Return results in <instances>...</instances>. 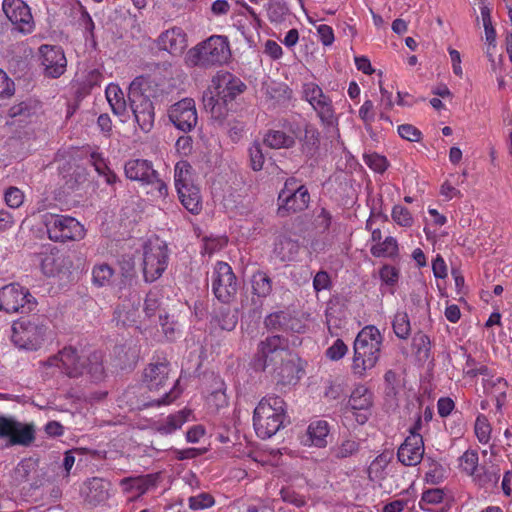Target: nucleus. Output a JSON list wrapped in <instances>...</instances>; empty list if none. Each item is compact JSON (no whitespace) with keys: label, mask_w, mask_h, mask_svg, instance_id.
I'll return each instance as SVG.
<instances>
[{"label":"nucleus","mask_w":512,"mask_h":512,"mask_svg":"<svg viewBox=\"0 0 512 512\" xmlns=\"http://www.w3.org/2000/svg\"><path fill=\"white\" fill-rule=\"evenodd\" d=\"M258 360L277 383H296L300 379V358L288 347V340L280 335L268 336L258 344Z\"/></svg>","instance_id":"1"},{"label":"nucleus","mask_w":512,"mask_h":512,"mask_svg":"<svg viewBox=\"0 0 512 512\" xmlns=\"http://www.w3.org/2000/svg\"><path fill=\"white\" fill-rule=\"evenodd\" d=\"M45 365L58 367L62 373L73 378L87 373L92 380L99 381L104 376L103 356L99 351L87 353L72 346L64 347L58 354L49 357Z\"/></svg>","instance_id":"2"},{"label":"nucleus","mask_w":512,"mask_h":512,"mask_svg":"<svg viewBox=\"0 0 512 512\" xmlns=\"http://www.w3.org/2000/svg\"><path fill=\"white\" fill-rule=\"evenodd\" d=\"M246 90L245 83L228 71H218L203 94V105L215 119L227 115V105Z\"/></svg>","instance_id":"3"},{"label":"nucleus","mask_w":512,"mask_h":512,"mask_svg":"<svg viewBox=\"0 0 512 512\" xmlns=\"http://www.w3.org/2000/svg\"><path fill=\"white\" fill-rule=\"evenodd\" d=\"M383 337L372 325L365 326L357 334L353 344L352 371L355 375L364 376L379 361Z\"/></svg>","instance_id":"4"},{"label":"nucleus","mask_w":512,"mask_h":512,"mask_svg":"<svg viewBox=\"0 0 512 512\" xmlns=\"http://www.w3.org/2000/svg\"><path fill=\"white\" fill-rule=\"evenodd\" d=\"M231 56L226 36L213 35L189 49L184 62L189 68L208 69L226 63Z\"/></svg>","instance_id":"5"},{"label":"nucleus","mask_w":512,"mask_h":512,"mask_svg":"<svg viewBox=\"0 0 512 512\" xmlns=\"http://www.w3.org/2000/svg\"><path fill=\"white\" fill-rule=\"evenodd\" d=\"M286 418V404L281 397H264L254 409L253 425L257 436L272 437L284 427Z\"/></svg>","instance_id":"6"},{"label":"nucleus","mask_w":512,"mask_h":512,"mask_svg":"<svg viewBox=\"0 0 512 512\" xmlns=\"http://www.w3.org/2000/svg\"><path fill=\"white\" fill-rule=\"evenodd\" d=\"M150 90L151 81L144 77L135 78L129 86L128 98L134 119L144 133L150 132L155 123V107Z\"/></svg>","instance_id":"7"},{"label":"nucleus","mask_w":512,"mask_h":512,"mask_svg":"<svg viewBox=\"0 0 512 512\" xmlns=\"http://www.w3.org/2000/svg\"><path fill=\"white\" fill-rule=\"evenodd\" d=\"M41 219L49 239L54 242L79 241L85 236L83 225L71 216L45 213Z\"/></svg>","instance_id":"8"},{"label":"nucleus","mask_w":512,"mask_h":512,"mask_svg":"<svg viewBox=\"0 0 512 512\" xmlns=\"http://www.w3.org/2000/svg\"><path fill=\"white\" fill-rule=\"evenodd\" d=\"M278 215L288 216L305 210L310 202V194L305 185H299L295 177L288 178L278 195Z\"/></svg>","instance_id":"9"},{"label":"nucleus","mask_w":512,"mask_h":512,"mask_svg":"<svg viewBox=\"0 0 512 512\" xmlns=\"http://www.w3.org/2000/svg\"><path fill=\"white\" fill-rule=\"evenodd\" d=\"M303 98L311 105L316 112L321 124L327 128H335L338 125V117L336 115L331 98L324 94L322 88L314 83H304L302 86Z\"/></svg>","instance_id":"10"},{"label":"nucleus","mask_w":512,"mask_h":512,"mask_svg":"<svg viewBox=\"0 0 512 512\" xmlns=\"http://www.w3.org/2000/svg\"><path fill=\"white\" fill-rule=\"evenodd\" d=\"M46 327L38 317L20 319L12 325L11 341L19 349L37 350L43 343Z\"/></svg>","instance_id":"11"},{"label":"nucleus","mask_w":512,"mask_h":512,"mask_svg":"<svg viewBox=\"0 0 512 512\" xmlns=\"http://www.w3.org/2000/svg\"><path fill=\"white\" fill-rule=\"evenodd\" d=\"M36 305L37 301L29 290L17 283L0 288V311L26 314L33 311Z\"/></svg>","instance_id":"12"},{"label":"nucleus","mask_w":512,"mask_h":512,"mask_svg":"<svg viewBox=\"0 0 512 512\" xmlns=\"http://www.w3.org/2000/svg\"><path fill=\"white\" fill-rule=\"evenodd\" d=\"M143 276L146 282L152 283L160 278L168 266L169 254L165 242L149 241L144 246Z\"/></svg>","instance_id":"13"},{"label":"nucleus","mask_w":512,"mask_h":512,"mask_svg":"<svg viewBox=\"0 0 512 512\" xmlns=\"http://www.w3.org/2000/svg\"><path fill=\"white\" fill-rule=\"evenodd\" d=\"M0 439L7 440L8 446H29L35 439L32 424L22 423L14 417L0 415Z\"/></svg>","instance_id":"14"},{"label":"nucleus","mask_w":512,"mask_h":512,"mask_svg":"<svg viewBox=\"0 0 512 512\" xmlns=\"http://www.w3.org/2000/svg\"><path fill=\"white\" fill-rule=\"evenodd\" d=\"M212 291L216 298L228 303L237 292V279L231 266L226 262H217L212 274Z\"/></svg>","instance_id":"15"},{"label":"nucleus","mask_w":512,"mask_h":512,"mask_svg":"<svg viewBox=\"0 0 512 512\" xmlns=\"http://www.w3.org/2000/svg\"><path fill=\"white\" fill-rule=\"evenodd\" d=\"M2 9L19 32L29 34L34 30L35 23L30 7L23 0H3Z\"/></svg>","instance_id":"16"},{"label":"nucleus","mask_w":512,"mask_h":512,"mask_svg":"<svg viewBox=\"0 0 512 512\" xmlns=\"http://www.w3.org/2000/svg\"><path fill=\"white\" fill-rule=\"evenodd\" d=\"M169 120L180 131L190 132L198 122L195 102L191 98H184L173 104L168 110Z\"/></svg>","instance_id":"17"},{"label":"nucleus","mask_w":512,"mask_h":512,"mask_svg":"<svg viewBox=\"0 0 512 512\" xmlns=\"http://www.w3.org/2000/svg\"><path fill=\"white\" fill-rule=\"evenodd\" d=\"M170 371V362L166 358H159L144 369L143 384L150 391H160L170 384Z\"/></svg>","instance_id":"18"},{"label":"nucleus","mask_w":512,"mask_h":512,"mask_svg":"<svg viewBox=\"0 0 512 512\" xmlns=\"http://www.w3.org/2000/svg\"><path fill=\"white\" fill-rule=\"evenodd\" d=\"M39 53L41 65L47 76L58 78L64 73L67 61L60 46L42 45Z\"/></svg>","instance_id":"19"},{"label":"nucleus","mask_w":512,"mask_h":512,"mask_svg":"<svg viewBox=\"0 0 512 512\" xmlns=\"http://www.w3.org/2000/svg\"><path fill=\"white\" fill-rule=\"evenodd\" d=\"M424 442L420 434L406 437L397 451V458L405 466H416L423 459Z\"/></svg>","instance_id":"20"},{"label":"nucleus","mask_w":512,"mask_h":512,"mask_svg":"<svg viewBox=\"0 0 512 512\" xmlns=\"http://www.w3.org/2000/svg\"><path fill=\"white\" fill-rule=\"evenodd\" d=\"M38 460L32 457L22 459L14 468L13 479L17 484L28 483L36 489L44 484L38 468Z\"/></svg>","instance_id":"21"},{"label":"nucleus","mask_w":512,"mask_h":512,"mask_svg":"<svg viewBox=\"0 0 512 512\" xmlns=\"http://www.w3.org/2000/svg\"><path fill=\"white\" fill-rule=\"evenodd\" d=\"M157 46L171 55L179 56L187 48L186 33L180 27L168 29L157 38Z\"/></svg>","instance_id":"22"},{"label":"nucleus","mask_w":512,"mask_h":512,"mask_svg":"<svg viewBox=\"0 0 512 512\" xmlns=\"http://www.w3.org/2000/svg\"><path fill=\"white\" fill-rule=\"evenodd\" d=\"M110 482L103 478L93 477L84 482L81 495L91 505H98L109 498Z\"/></svg>","instance_id":"23"},{"label":"nucleus","mask_w":512,"mask_h":512,"mask_svg":"<svg viewBox=\"0 0 512 512\" xmlns=\"http://www.w3.org/2000/svg\"><path fill=\"white\" fill-rule=\"evenodd\" d=\"M139 297L124 299L114 311L113 321L117 326L131 327L137 324L139 318Z\"/></svg>","instance_id":"24"},{"label":"nucleus","mask_w":512,"mask_h":512,"mask_svg":"<svg viewBox=\"0 0 512 512\" xmlns=\"http://www.w3.org/2000/svg\"><path fill=\"white\" fill-rule=\"evenodd\" d=\"M125 175L133 181H140L143 184L152 183L156 179V171L152 163L144 159H133L126 162L124 167Z\"/></svg>","instance_id":"25"},{"label":"nucleus","mask_w":512,"mask_h":512,"mask_svg":"<svg viewBox=\"0 0 512 512\" xmlns=\"http://www.w3.org/2000/svg\"><path fill=\"white\" fill-rule=\"evenodd\" d=\"M71 260L60 252L46 254L41 261L42 272L48 277H54L71 267Z\"/></svg>","instance_id":"26"},{"label":"nucleus","mask_w":512,"mask_h":512,"mask_svg":"<svg viewBox=\"0 0 512 512\" xmlns=\"http://www.w3.org/2000/svg\"><path fill=\"white\" fill-rule=\"evenodd\" d=\"M238 322L236 311L232 310L229 306H220L215 309L211 318V329L221 331H232Z\"/></svg>","instance_id":"27"},{"label":"nucleus","mask_w":512,"mask_h":512,"mask_svg":"<svg viewBox=\"0 0 512 512\" xmlns=\"http://www.w3.org/2000/svg\"><path fill=\"white\" fill-rule=\"evenodd\" d=\"M179 200L190 213L197 215L202 210V199L199 188L194 185L182 186L177 191Z\"/></svg>","instance_id":"28"},{"label":"nucleus","mask_w":512,"mask_h":512,"mask_svg":"<svg viewBox=\"0 0 512 512\" xmlns=\"http://www.w3.org/2000/svg\"><path fill=\"white\" fill-rule=\"evenodd\" d=\"M320 147V132L318 129L307 124L304 128V135L300 138V150L301 153L308 159L314 158Z\"/></svg>","instance_id":"29"},{"label":"nucleus","mask_w":512,"mask_h":512,"mask_svg":"<svg viewBox=\"0 0 512 512\" xmlns=\"http://www.w3.org/2000/svg\"><path fill=\"white\" fill-rule=\"evenodd\" d=\"M106 97L112 109V112L120 117L122 122L126 121L128 117V110L126 105V100L124 98V93L120 89L118 85H109L106 88Z\"/></svg>","instance_id":"30"},{"label":"nucleus","mask_w":512,"mask_h":512,"mask_svg":"<svg viewBox=\"0 0 512 512\" xmlns=\"http://www.w3.org/2000/svg\"><path fill=\"white\" fill-rule=\"evenodd\" d=\"M300 245L298 240L292 239L289 236L281 235L278 237L274 253L281 261H292L299 253Z\"/></svg>","instance_id":"31"},{"label":"nucleus","mask_w":512,"mask_h":512,"mask_svg":"<svg viewBox=\"0 0 512 512\" xmlns=\"http://www.w3.org/2000/svg\"><path fill=\"white\" fill-rule=\"evenodd\" d=\"M263 142L271 149H289L295 145V138L284 131L269 129L264 135Z\"/></svg>","instance_id":"32"},{"label":"nucleus","mask_w":512,"mask_h":512,"mask_svg":"<svg viewBox=\"0 0 512 512\" xmlns=\"http://www.w3.org/2000/svg\"><path fill=\"white\" fill-rule=\"evenodd\" d=\"M264 8L267 18L272 24H282L291 15L288 4L283 0H268Z\"/></svg>","instance_id":"33"},{"label":"nucleus","mask_w":512,"mask_h":512,"mask_svg":"<svg viewBox=\"0 0 512 512\" xmlns=\"http://www.w3.org/2000/svg\"><path fill=\"white\" fill-rule=\"evenodd\" d=\"M372 392L365 385H358L352 391L348 404L352 410L367 411L372 406Z\"/></svg>","instance_id":"34"},{"label":"nucleus","mask_w":512,"mask_h":512,"mask_svg":"<svg viewBox=\"0 0 512 512\" xmlns=\"http://www.w3.org/2000/svg\"><path fill=\"white\" fill-rule=\"evenodd\" d=\"M392 454L381 453L378 455L368 467V478L372 482H381L385 476V470L391 462Z\"/></svg>","instance_id":"35"},{"label":"nucleus","mask_w":512,"mask_h":512,"mask_svg":"<svg viewBox=\"0 0 512 512\" xmlns=\"http://www.w3.org/2000/svg\"><path fill=\"white\" fill-rule=\"evenodd\" d=\"M190 414L191 412L189 410H181L175 414L169 415L158 425L157 431L163 435L172 434L183 426Z\"/></svg>","instance_id":"36"},{"label":"nucleus","mask_w":512,"mask_h":512,"mask_svg":"<svg viewBox=\"0 0 512 512\" xmlns=\"http://www.w3.org/2000/svg\"><path fill=\"white\" fill-rule=\"evenodd\" d=\"M251 287L254 295L260 298L269 296L272 292V280L264 271L258 270L251 276Z\"/></svg>","instance_id":"37"},{"label":"nucleus","mask_w":512,"mask_h":512,"mask_svg":"<svg viewBox=\"0 0 512 512\" xmlns=\"http://www.w3.org/2000/svg\"><path fill=\"white\" fill-rule=\"evenodd\" d=\"M329 428L328 423L323 420L312 422L307 430L309 440L312 445L316 447H325L327 444L326 437L328 436Z\"/></svg>","instance_id":"38"},{"label":"nucleus","mask_w":512,"mask_h":512,"mask_svg":"<svg viewBox=\"0 0 512 512\" xmlns=\"http://www.w3.org/2000/svg\"><path fill=\"white\" fill-rule=\"evenodd\" d=\"M374 257L395 258L398 256V243L394 237H386L383 242L373 245L370 249Z\"/></svg>","instance_id":"39"},{"label":"nucleus","mask_w":512,"mask_h":512,"mask_svg":"<svg viewBox=\"0 0 512 512\" xmlns=\"http://www.w3.org/2000/svg\"><path fill=\"white\" fill-rule=\"evenodd\" d=\"M500 478L499 469H479L473 476V481L480 487L491 489L496 486Z\"/></svg>","instance_id":"40"},{"label":"nucleus","mask_w":512,"mask_h":512,"mask_svg":"<svg viewBox=\"0 0 512 512\" xmlns=\"http://www.w3.org/2000/svg\"><path fill=\"white\" fill-rule=\"evenodd\" d=\"M392 327L395 335L400 339H407L411 334V324L405 311H398L394 315Z\"/></svg>","instance_id":"41"},{"label":"nucleus","mask_w":512,"mask_h":512,"mask_svg":"<svg viewBox=\"0 0 512 512\" xmlns=\"http://www.w3.org/2000/svg\"><path fill=\"white\" fill-rule=\"evenodd\" d=\"M459 468L468 474L474 476L479 470V457L476 450H467L459 458Z\"/></svg>","instance_id":"42"},{"label":"nucleus","mask_w":512,"mask_h":512,"mask_svg":"<svg viewBox=\"0 0 512 512\" xmlns=\"http://www.w3.org/2000/svg\"><path fill=\"white\" fill-rule=\"evenodd\" d=\"M191 170L192 167L187 161H180L175 165L174 182L177 191L182 186L193 185L191 183Z\"/></svg>","instance_id":"43"},{"label":"nucleus","mask_w":512,"mask_h":512,"mask_svg":"<svg viewBox=\"0 0 512 512\" xmlns=\"http://www.w3.org/2000/svg\"><path fill=\"white\" fill-rule=\"evenodd\" d=\"M79 10L80 16L78 18V25L83 30L86 41L95 44V23L84 6L80 5Z\"/></svg>","instance_id":"44"},{"label":"nucleus","mask_w":512,"mask_h":512,"mask_svg":"<svg viewBox=\"0 0 512 512\" xmlns=\"http://www.w3.org/2000/svg\"><path fill=\"white\" fill-rule=\"evenodd\" d=\"M113 275V268L106 263L97 264L92 270L93 283L99 287L109 285Z\"/></svg>","instance_id":"45"},{"label":"nucleus","mask_w":512,"mask_h":512,"mask_svg":"<svg viewBox=\"0 0 512 512\" xmlns=\"http://www.w3.org/2000/svg\"><path fill=\"white\" fill-rule=\"evenodd\" d=\"M412 347L419 358L426 360L429 357L431 349L430 338L423 332L419 331L413 336Z\"/></svg>","instance_id":"46"},{"label":"nucleus","mask_w":512,"mask_h":512,"mask_svg":"<svg viewBox=\"0 0 512 512\" xmlns=\"http://www.w3.org/2000/svg\"><path fill=\"white\" fill-rule=\"evenodd\" d=\"M363 161L371 170L377 173H383L388 168L386 157L376 152L365 153L363 155Z\"/></svg>","instance_id":"47"},{"label":"nucleus","mask_w":512,"mask_h":512,"mask_svg":"<svg viewBox=\"0 0 512 512\" xmlns=\"http://www.w3.org/2000/svg\"><path fill=\"white\" fill-rule=\"evenodd\" d=\"M474 430L480 443L487 444L490 441L492 429L484 415H479L476 418Z\"/></svg>","instance_id":"48"},{"label":"nucleus","mask_w":512,"mask_h":512,"mask_svg":"<svg viewBox=\"0 0 512 512\" xmlns=\"http://www.w3.org/2000/svg\"><path fill=\"white\" fill-rule=\"evenodd\" d=\"M215 504L214 497L206 492H202L188 499V506L191 510H203L212 507Z\"/></svg>","instance_id":"49"},{"label":"nucleus","mask_w":512,"mask_h":512,"mask_svg":"<svg viewBox=\"0 0 512 512\" xmlns=\"http://www.w3.org/2000/svg\"><path fill=\"white\" fill-rule=\"evenodd\" d=\"M250 166L253 171H261L265 163V156L260 143L254 142L249 147Z\"/></svg>","instance_id":"50"},{"label":"nucleus","mask_w":512,"mask_h":512,"mask_svg":"<svg viewBox=\"0 0 512 512\" xmlns=\"http://www.w3.org/2000/svg\"><path fill=\"white\" fill-rule=\"evenodd\" d=\"M358 449L359 444L355 440L347 439L333 448V455L339 459L347 458L355 454Z\"/></svg>","instance_id":"51"},{"label":"nucleus","mask_w":512,"mask_h":512,"mask_svg":"<svg viewBox=\"0 0 512 512\" xmlns=\"http://www.w3.org/2000/svg\"><path fill=\"white\" fill-rule=\"evenodd\" d=\"M392 219L402 227H410L413 224L411 213L406 207L395 205L392 209Z\"/></svg>","instance_id":"52"},{"label":"nucleus","mask_w":512,"mask_h":512,"mask_svg":"<svg viewBox=\"0 0 512 512\" xmlns=\"http://www.w3.org/2000/svg\"><path fill=\"white\" fill-rule=\"evenodd\" d=\"M6 204L13 209L19 208L24 202V193L17 187L11 186L4 193Z\"/></svg>","instance_id":"53"},{"label":"nucleus","mask_w":512,"mask_h":512,"mask_svg":"<svg viewBox=\"0 0 512 512\" xmlns=\"http://www.w3.org/2000/svg\"><path fill=\"white\" fill-rule=\"evenodd\" d=\"M359 117L364 122L367 131L371 129L375 120L374 104L371 100H365L359 108Z\"/></svg>","instance_id":"54"},{"label":"nucleus","mask_w":512,"mask_h":512,"mask_svg":"<svg viewBox=\"0 0 512 512\" xmlns=\"http://www.w3.org/2000/svg\"><path fill=\"white\" fill-rule=\"evenodd\" d=\"M398 134L401 138L410 142H418L422 137L421 131L411 124L399 125Z\"/></svg>","instance_id":"55"},{"label":"nucleus","mask_w":512,"mask_h":512,"mask_svg":"<svg viewBox=\"0 0 512 512\" xmlns=\"http://www.w3.org/2000/svg\"><path fill=\"white\" fill-rule=\"evenodd\" d=\"M348 351L347 345L341 339H337L327 350L326 356L333 361L343 358Z\"/></svg>","instance_id":"56"},{"label":"nucleus","mask_w":512,"mask_h":512,"mask_svg":"<svg viewBox=\"0 0 512 512\" xmlns=\"http://www.w3.org/2000/svg\"><path fill=\"white\" fill-rule=\"evenodd\" d=\"M380 279L387 285L393 286L398 282L399 270L391 265H384L379 271Z\"/></svg>","instance_id":"57"},{"label":"nucleus","mask_w":512,"mask_h":512,"mask_svg":"<svg viewBox=\"0 0 512 512\" xmlns=\"http://www.w3.org/2000/svg\"><path fill=\"white\" fill-rule=\"evenodd\" d=\"M160 306L159 294L156 291H150L144 302V312L147 317H152Z\"/></svg>","instance_id":"58"},{"label":"nucleus","mask_w":512,"mask_h":512,"mask_svg":"<svg viewBox=\"0 0 512 512\" xmlns=\"http://www.w3.org/2000/svg\"><path fill=\"white\" fill-rule=\"evenodd\" d=\"M280 496L284 502L292 504L296 507H302L306 504L304 496L288 488L281 489Z\"/></svg>","instance_id":"59"},{"label":"nucleus","mask_w":512,"mask_h":512,"mask_svg":"<svg viewBox=\"0 0 512 512\" xmlns=\"http://www.w3.org/2000/svg\"><path fill=\"white\" fill-rule=\"evenodd\" d=\"M178 380L173 383V386L170 388L168 392H165L163 396L157 400L152 401L150 406H161L168 405L172 403L175 399H177L181 393V391L177 388Z\"/></svg>","instance_id":"60"},{"label":"nucleus","mask_w":512,"mask_h":512,"mask_svg":"<svg viewBox=\"0 0 512 512\" xmlns=\"http://www.w3.org/2000/svg\"><path fill=\"white\" fill-rule=\"evenodd\" d=\"M222 386L223 383H220V387L212 391L207 397L208 404L216 407L217 409L227 405L226 394L222 389Z\"/></svg>","instance_id":"61"},{"label":"nucleus","mask_w":512,"mask_h":512,"mask_svg":"<svg viewBox=\"0 0 512 512\" xmlns=\"http://www.w3.org/2000/svg\"><path fill=\"white\" fill-rule=\"evenodd\" d=\"M14 91V82L0 69V98L10 97Z\"/></svg>","instance_id":"62"},{"label":"nucleus","mask_w":512,"mask_h":512,"mask_svg":"<svg viewBox=\"0 0 512 512\" xmlns=\"http://www.w3.org/2000/svg\"><path fill=\"white\" fill-rule=\"evenodd\" d=\"M316 30L319 40L324 46H330L333 44L335 37L332 27L326 24H321L317 26Z\"/></svg>","instance_id":"63"},{"label":"nucleus","mask_w":512,"mask_h":512,"mask_svg":"<svg viewBox=\"0 0 512 512\" xmlns=\"http://www.w3.org/2000/svg\"><path fill=\"white\" fill-rule=\"evenodd\" d=\"M331 285L330 276L326 271H319L313 279V287L319 292L328 289Z\"/></svg>","instance_id":"64"}]
</instances>
